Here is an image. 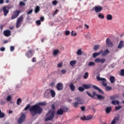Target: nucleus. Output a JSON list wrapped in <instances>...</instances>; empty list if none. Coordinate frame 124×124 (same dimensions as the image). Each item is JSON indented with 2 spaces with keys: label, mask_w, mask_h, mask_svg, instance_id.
Segmentation results:
<instances>
[{
  "label": "nucleus",
  "mask_w": 124,
  "mask_h": 124,
  "mask_svg": "<svg viewBox=\"0 0 124 124\" xmlns=\"http://www.w3.org/2000/svg\"><path fill=\"white\" fill-rule=\"evenodd\" d=\"M46 102H43L31 106L30 108V112L32 117H34V116H35L37 114H41L43 111V109H42L40 106H46Z\"/></svg>",
  "instance_id": "1"
},
{
  "label": "nucleus",
  "mask_w": 124,
  "mask_h": 124,
  "mask_svg": "<svg viewBox=\"0 0 124 124\" xmlns=\"http://www.w3.org/2000/svg\"><path fill=\"white\" fill-rule=\"evenodd\" d=\"M24 22V15H22L17 18L16 23V28L18 29L22 25V23Z\"/></svg>",
  "instance_id": "2"
},
{
  "label": "nucleus",
  "mask_w": 124,
  "mask_h": 124,
  "mask_svg": "<svg viewBox=\"0 0 124 124\" xmlns=\"http://www.w3.org/2000/svg\"><path fill=\"white\" fill-rule=\"evenodd\" d=\"M47 117L45 119V121L46 122L47 121H51L55 117V111H49L46 114Z\"/></svg>",
  "instance_id": "3"
},
{
  "label": "nucleus",
  "mask_w": 124,
  "mask_h": 124,
  "mask_svg": "<svg viewBox=\"0 0 124 124\" xmlns=\"http://www.w3.org/2000/svg\"><path fill=\"white\" fill-rule=\"evenodd\" d=\"M96 79L97 81H102V84L103 87H106L107 86V80H106V78H100L99 76H97Z\"/></svg>",
  "instance_id": "4"
},
{
  "label": "nucleus",
  "mask_w": 124,
  "mask_h": 124,
  "mask_svg": "<svg viewBox=\"0 0 124 124\" xmlns=\"http://www.w3.org/2000/svg\"><path fill=\"white\" fill-rule=\"evenodd\" d=\"M20 13H21V11H14L12 15L11 20H14V19H16V18H17L19 15H20Z\"/></svg>",
  "instance_id": "5"
},
{
  "label": "nucleus",
  "mask_w": 124,
  "mask_h": 124,
  "mask_svg": "<svg viewBox=\"0 0 124 124\" xmlns=\"http://www.w3.org/2000/svg\"><path fill=\"white\" fill-rule=\"evenodd\" d=\"M26 119V114L24 113H22L20 117L18 118L17 120V123L19 124H23L24 121Z\"/></svg>",
  "instance_id": "6"
},
{
  "label": "nucleus",
  "mask_w": 124,
  "mask_h": 124,
  "mask_svg": "<svg viewBox=\"0 0 124 124\" xmlns=\"http://www.w3.org/2000/svg\"><path fill=\"white\" fill-rule=\"evenodd\" d=\"M86 93L89 95V96H90V97H92V98H93V99H95L96 98L95 96H97L98 94H96V93L95 92H93V95L90 93L89 92H87Z\"/></svg>",
  "instance_id": "7"
},
{
  "label": "nucleus",
  "mask_w": 124,
  "mask_h": 124,
  "mask_svg": "<svg viewBox=\"0 0 124 124\" xmlns=\"http://www.w3.org/2000/svg\"><path fill=\"white\" fill-rule=\"evenodd\" d=\"M56 89L58 91H62L63 90V84L62 83H59L57 84Z\"/></svg>",
  "instance_id": "8"
},
{
  "label": "nucleus",
  "mask_w": 124,
  "mask_h": 124,
  "mask_svg": "<svg viewBox=\"0 0 124 124\" xmlns=\"http://www.w3.org/2000/svg\"><path fill=\"white\" fill-rule=\"evenodd\" d=\"M95 62H97V63L101 62V63H104L106 62V59H100V58H96L94 60Z\"/></svg>",
  "instance_id": "9"
},
{
  "label": "nucleus",
  "mask_w": 124,
  "mask_h": 124,
  "mask_svg": "<svg viewBox=\"0 0 124 124\" xmlns=\"http://www.w3.org/2000/svg\"><path fill=\"white\" fill-rule=\"evenodd\" d=\"M3 35L6 37H8L11 35V31L9 30H6V31H3Z\"/></svg>",
  "instance_id": "10"
},
{
  "label": "nucleus",
  "mask_w": 124,
  "mask_h": 124,
  "mask_svg": "<svg viewBox=\"0 0 124 124\" xmlns=\"http://www.w3.org/2000/svg\"><path fill=\"white\" fill-rule=\"evenodd\" d=\"M32 52H34V50H33L32 51L29 50V51H27L26 53V56H27V57H28V58H31V57H32V56H33V53H32Z\"/></svg>",
  "instance_id": "11"
},
{
  "label": "nucleus",
  "mask_w": 124,
  "mask_h": 124,
  "mask_svg": "<svg viewBox=\"0 0 124 124\" xmlns=\"http://www.w3.org/2000/svg\"><path fill=\"white\" fill-rule=\"evenodd\" d=\"M106 45L108 46V47H112L113 46V43L110 41V39L109 38H107L106 41Z\"/></svg>",
  "instance_id": "12"
},
{
  "label": "nucleus",
  "mask_w": 124,
  "mask_h": 124,
  "mask_svg": "<svg viewBox=\"0 0 124 124\" xmlns=\"http://www.w3.org/2000/svg\"><path fill=\"white\" fill-rule=\"evenodd\" d=\"M77 102L79 105L84 104V102L83 100L80 97H77L76 99Z\"/></svg>",
  "instance_id": "13"
},
{
  "label": "nucleus",
  "mask_w": 124,
  "mask_h": 124,
  "mask_svg": "<svg viewBox=\"0 0 124 124\" xmlns=\"http://www.w3.org/2000/svg\"><path fill=\"white\" fill-rule=\"evenodd\" d=\"M2 10L4 12V16H6L8 13H9V11L6 8V6H4L2 8Z\"/></svg>",
  "instance_id": "14"
},
{
  "label": "nucleus",
  "mask_w": 124,
  "mask_h": 124,
  "mask_svg": "<svg viewBox=\"0 0 124 124\" xmlns=\"http://www.w3.org/2000/svg\"><path fill=\"white\" fill-rule=\"evenodd\" d=\"M63 113L64 111H63V109L62 108H60L59 109H58L57 112H56V113L59 115V116H61L62 115H63Z\"/></svg>",
  "instance_id": "15"
},
{
  "label": "nucleus",
  "mask_w": 124,
  "mask_h": 124,
  "mask_svg": "<svg viewBox=\"0 0 124 124\" xmlns=\"http://www.w3.org/2000/svg\"><path fill=\"white\" fill-rule=\"evenodd\" d=\"M95 12L96 13H98L102 10V7H98V6H95L94 7Z\"/></svg>",
  "instance_id": "16"
},
{
  "label": "nucleus",
  "mask_w": 124,
  "mask_h": 124,
  "mask_svg": "<svg viewBox=\"0 0 124 124\" xmlns=\"http://www.w3.org/2000/svg\"><path fill=\"white\" fill-rule=\"evenodd\" d=\"M109 51L108 49H106L105 51L102 50V52L101 53L102 57H105V56L107 55V54H109Z\"/></svg>",
  "instance_id": "17"
},
{
  "label": "nucleus",
  "mask_w": 124,
  "mask_h": 124,
  "mask_svg": "<svg viewBox=\"0 0 124 124\" xmlns=\"http://www.w3.org/2000/svg\"><path fill=\"white\" fill-rule=\"evenodd\" d=\"M119 120H120V118H119V117H114L110 124H115L116 123H117Z\"/></svg>",
  "instance_id": "18"
},
{
  "label": "nucleus",
  "mask_w": 124,
  "mask_h": 124,
  "mask_svg": "<svg viewBox=\"0 0 124 124\" xmlns=\"http://www.w3.org/2000/svg\"><path fill=\"white\" fill-rule=\"evenodd\" d=\"M92 86H93V85L83 84L82 85V87L83 88H84V89H85L86 90H88V89H91L92 88Z\"/></svg>",
  "instance_id": "19"
},
{
  "label": "nucleus",
  "mask_w": 124,
  "mask_h": 124,
  "mask_svg": "<svg viewBox=\"0 0 124 124\" xmlns=\"http://www.w3.org/2000/svg\"><path fill=\"white\" fill-rule=\"evenodd\" d=\"M49 93L51 95V97H55L56 96V92H55L54 90H50Z\"/></svg>",
  "instance_id": "20"
},
{
  "label": "nucleus",
  "mask_w": 124,
  "mask_h": 124,
  "mask_svg": "<svg viewBox=\"0 0 124 124\" xmlns=\"http://www.w3.org/2000/svg\"><path fill=\"white\" fill-rule=\"evenodd\" d=\"M70 88L72 92H74L75 91V86H74V84L73 83H71L70 84Z\"/></svg>",
  "instance_id": "21"
},
{
  "label": "nucleus",
  "mask_w": 124,
  "mask_h": 124,
  "mask_svg": "<svg viewBox=\"0 0 124 124\" xmlns=\"http://www.w3.org/2000/svg\"><path fill=\"white\" fill-rule=\"evenodd\" d=\"M112 111V108L111 107H108L106 108V113L107 114H109Z\"/></svg>",
  "instance_id": "22"
},
{
  "label": "nucleus",
  "mask_w": 124,
  "mask_h": 124,
  "mask_svg": "<svg viewBox=\"0 0 124 124\" xmlns=\"http://www.w3.org/2000/svg\"><path fill=\"white\" fill-rule=\"evenodd\" d=\"M106 18H107V19L108 20V21H111L113 20V16H112L111 15H110V14L107 15Z\"/></svg>",
  "instance_id": "23"
},
{
  "label": "nucleus",
  "mask_w": 124,
  "mask_h": 124,
  "mask_svg": "<svg viewBox=\"0 0 124 124\" xmlns=\"http://www.w3.org/2000/svg\"><path fill=\"white\" fill-rule=\"evenodd\" d=\"M112 104L113 105H120V102L118 100H113L111 101Z\"/></svg>",
  "instance_id": "24"
},
{
  "label": "nucleus",
  "mask_w": 124,
  "mask_h": 124,
  "mask_svg": "<svg viewBox=\"0 0 124 124\" xmlns=\"http://www.w3.org/2000/svg\"><path fill=\"white\" fill-rule=\"evenodd\" d=\"M101 53H102V50H101L99 52L93 53V58H96V57L97 56H99V55H100Z\"/></svg>",
  "instance_id": "25"
},
{
  "label": "nucleus",
  "mask_w": 124,
  "mask_h": 124,
  "mask_svg": "<svg viewBox=\"0 0 124 124\" xmlns=\"http://www.w3.org/2000/svg\"><path fill=\"white\" fill-rule=\"evenodd\" d=\"M124 46V41H121L118 45V48L122 49V47Z\"/></svg>",
  "instance_id": "26"
},
{
  "label": "nucleus",
  "mask_w": 124,
  "mask_h": 124,
  "mask_svg": "<svg viewBox=\"0 0 124 124\" xmlns=\"http://www.w3.org/2000/svg\"><path fill=\"white\" fill-rule=\"evenodd\" d=\"M91 119H93V116L88 115L87 117L85 116L83 120H85V121H89V120H91Z\"/></svg>",
  "instance_id": "27"
},
{
  "label": "nucleus",
  "mask_w": 124,
  "mask_h": 124,
  "mask_svg": "<svg viewBox=\"0 0 124 124\" xmlns=\"http://www.w3.org/2000/svg\"><path fill=\"white\" fill-rule=\"evenodd\" d=\"M60 53V49H55L53 51V56H57Z\"/></svg>",
  "instance_id": "28"
},
{
  "label": "nucleus",
  "mask_w": 124,
  "mask_h": 124,
  "mask_svg": "<svg viewBox=\"0 0 124 124\" xmlns=\"http://www.w3.org/2000/svg\"><path fill=\"white\" fill-rule=\"evenodd\" d=\"M40 11V7L39 6H37L35 8V13H38Z\"/></svg>",
  "instance_id": "29"
},
{
  "label": "nucleus",
  "mask_w": 124,
  "mask_h": 124,
  "mask_svg": "<svg viewBox=\"0 0 124 124\" xmlns=\"http://www.w3.org/2000/svg\"><path fill=\"white\" fill-rule=\"evenodd\" d=\"M76 62H77L75 60L71 61V62H70V64L72 66H74V65H75V64H76Z\"/></svg>",
  "instance_id": "30"
},
{
  "label": "nucleus",
  "mask_w": 124,
  "mask_h": 124,
  "mask_svg": "<svg viewBox=\"0 0 124 124\" xmlns=\"http://www.w3.org/2000/svg\"><path fill=\"white\" fill-rule=\"evenodd\" d=\"M109 80L111 83H115V77L111 76L110 77Z\"/></svg>",
  "instance_id": "31"
},
{
  "label": "nucleus",
  "mask_w": 124,
  "mask_h": 124,
  "mask_svg": "<svg viewBox=\"0 0 124 124\" xmlns=\"http://www.w3.org/2000/svg\"><path fill=\"white\" fill-rule=\"evenodd\" d=\"M100 46L97 45H95L94 46L93 50H94V51H97V50H98L99 48H100Z\"/></svg>",
  "instance_id": "32"
},
{
  "label": "nucleus",
  "mask_w": 124,
  "mask_h": 124,
  "mask_svg": "<svg viewBox=\"0 0 124 124\" xmlns=\"http://www.w3.org/2000/svg\"><path fill=\"white\" fill-rule=\"evenodd\" d=\"M31 105L30 104H29L24 108V111H27V110H29V111H30V109H31Z\"/></svg>",
  "instance_id": "33"
},
{
  "label": "nucleus",
  "mask_w": 124,
  "mask_h": 124,
  "mask_svg": "<svg viewBox=\"0 0 124 124\" xmlns=\"http://www.w3.org/2000/svg\"><path fill=\"white\" fill-rule=\"evenodd\" d=\"M22 102V99L18 98L16 101L17 105H20V104Z\"/></svg>",
  "instance_id": "34"
},
{
  "label": "nucleus",
  "mask_w": 124,
  "mask_h": 124,
  "mask_svg": "<svg viewBox=\"0 0 124 124\" xmlns=\"http://www.w3.org/2000/svg\"><path fill=\"white\" fill-rule=\"evenodd\" d=\"M97 97L98 99H104L105 98L104 96L99 94L97 95Z\"/></svg>",
  "instance_id": "35"
},
{
  "label": "nucleus",
  "mask_w": 124,
  "mask_h": 124,
  "mask_svg": "<svg viewBox=\"0 0 124 124\" xmlns=\"http://www.w3.org/2000/svg\"><path fill=\"white\" fill-rule=\"evenodd\" d=\"M83 53H82V50L81 49H78L77 52V54L78 56H80L81 55H82Z\"/></svg>",
  "instance_id": "36"
},
{
  "label": "nucleus",
  "mask_w": 124,
  "mask_h": 124,
  "mask_svg": "<svg viewBox=\"0 0 124 124\" xmlns=\"http://www.w3.org/2000/svg\"><path fill=\"white\" fill-rule=\"evenodd\" d=\"M88 65L89 66H94V65H95V63H94V62H91L88 63Z\"/></svg>",
  "instance_id": "37"
},
{
  "label": "nucleus",
  "mask_w": 124,
  "mask_h": 124,
  "mask_svg": "<svg viewBox=\"0 0 124 124\" xmlns=\"http://www.w3.org/2000/svg\"><path fill=\"white\" fill-rule=\"evenodd\" d=\"M73 107L75 108H77V107H78V106L79 105L78 103H77V102L73 103Z\"/></svg>",
  "instance_id": "38"
},
{
  "label": "nucleus",
  "mask_w": 124,
  "mask_h": 124,
  "mask_svg": "<svg viewBox=\"0 0 124 124\" xmlns=\"http://www.w3.org/2000/svg\"><path fill=\"white\" fill-rule=\"evenodd\" d=\"M12 100V97L11 96V95H9L7 97V99L6 100L7 101H11V100Z\"/></svg>",
  "instance_id": "39"
},
{
  "label": "nucleus",
  "mask_w": 124,
  "mask_h": 124,
  "mask_svg": "<svg viewBox=\"0 0 124 124\" xmlns=\"http://www.w3.org/2000/svg\"><path fill=\"white\" fill-rule=\"evenodd\" d=\"M19 6H26V3L23 1H20L19 2Z\"/></svg>",
  "instance_id": "40"
},
{
  "label": "nucleus",
  "mask_w": 124,
  "mask_h": 124,
  "mask_svg": "<svg viewBox=\"0 0 124 124\" xmlns=\"http://www.w3.org/2000/svg\"><path fill=\"white\" fill-rule=\"evenodd\" d=\"M111 90H112V87L110 86H106V90L107 92L111 91Z\"/></svg>",
  "instance_id": "41"
},
{
  "label": "nucleus",
  "mask_w": 124,
  "mask_h": 124,
  "mask_svg": "<svg viewBox=\"0 0 124 124\" xmlns=\"http://www.w3.org/2000/svg\"><path fill=\"white\" fill-rule=\"evenodd\" d=\"M117 98H118V96H117V95L111 96L110 97L111 100H113L114 99H117Z\"/></svg>",
  "instance_id": "42"
},
{
  "label": "nucleus",
  "mask_w": 124,
  "mask_h": 124,
  "mask_svg": "<svg viewBox=\"0 0 124 124\" xmlns=\"http://www.w3.org/2000/svg\"><path fill=\"white\" fill-rule=\"evenodd\" d=\"M78 90L79 92H84L85 91V88L82 87H79L78 88Z\"/></svg>",
  "instance_id": "43"
},
{
  "label": "nucleus",
  "mask_w": 124,
  "mask_h": 124,
  "mask_svg": "<svg viewBox=\"0 0 124 124\" xmlns=\"http://www.w3.org/2000/svg\"><path fill=\"white\" fill-rule=\"evenodd\" d=\"M88 77H89V73L86 72L85 74V75L83 76V78H84V79H87L88 78Z\"/></svg>",
  "instance_id": "44"
},
{
  "label": "nucleus",
  "mask_w": 124,
  "mask_h": 124,
  "mask_svg": "<svg viewBox=\"0 0 124 124\" xmlns=\"http://www.w3.org/2000/svg\"><path fill=\"white\" fill-rule=\"evenodd\" d=\"M121 108H122V106H118L115 107L116 111H118V110H120Z\"/></svg>",
  "instance_id": "45"
},
{
  "label": "nucleus",
  "mask_w": 124,
  "mask_h": 124,
  "mask_svg": "<svg viewBox=\"0 0 124 124\" xmlns=\"http://www.w3.org/2000/svg\"><path fill=\"white\" fill-rule=\"evenodd\" d=\"M4 117H5V114H4V113L1 112L0 113V119H1V118H4Z\"/></svg>",
  "instance_id": "46"
},
{
  "label": "nucleus",
  "mask_w": 124,
  "mask_h": 124,
  "mask_svg": "<svg viewBox=\"0 0 124 124\" xmlns=\"http://www.w3.org/2000/svg\"><path fill=\"white\" fill-rule=\"evenodd\" d=\"M36 24L37 26H40L41 25V21L40 20H37Z\"/></svg>",
  "instance_id": "47"
},
{
  "label": "nucleus",
  "mask_w": 124,
  "mask_h": 124,
  "mask_svg": "<svg viewBox=\"0 0 124 124\" xmlns=\"http://www.w3.org/2000/svg\"><path fill=\"white\" fill-rule=\"evenodd\" d=\"M97 91H98L100 93H102V94H104V92H103V91H102V90L100 89V88H98Z\"/></svg>",
  "instance_id": "48"
},
{
  "label": "nucleus",
  "mask_w": 124,
  "mask_h": 124,
  "mask_svg": "<svg viewBox=\"0 0 124 124\" xmlns=\"http://www.w3.org/2000/svg\"><path fill=\"white\" fill-rule=\"evenodd\" d=\"M65 34L66 36L69 35L70 34V31H65Z\"/></svg>",
  "instance_id": "49"
},
{
  "label": "nucleus",
  "mask_w": 124,
  "mask_h": 124,
  "mask_svg": "<svg viewBox=\"0 0 124 124\" xmlns=\"http://www.w3.org/2000/svg\"><path fill=\"white\" fill-rule=\"evenodd\" d=\"M32 11H33V10L31 9L30 11H28L27 12L28 15H31L32 13Z\"/></svg>",
  "instance_id": "50"
},
{
  "label": "nucleus",
  "mask_w": 124,
  "mask_h": 124,
  "mask_svg": "<svg viewBox=\"0 0 124 124\" xmlns=\"http://www.w3.org/2000/svg\"><path fill=\"white\" fill-rule=\"evenodd\" d=\"M121 76H124V69H122L120 72Z\"/></svg>",
  "instance_id": "51"
},
{
  "label": "nucleus",
  "mask_w": 124,
  "mask_h": 124,
  "mask_svg": "<svg viewBox=\"0 0 124 124\" xmlns=\"http://www.w3.org/2000/svg\"><path fill=\"white\" fill-rule=\"evenodd\" d=\"M98 17L101 18V19H104V16L101 15V14H99L98 15Z\"/></svg>",
  "instance_id": "52"
},
{
  "label": "nucleus",
  "mask_w": 124,
  "mask_h": 124,
  "mask_svg": "<svg viewBox=\"0 0 124 124\" xmlns=\"http://www.w3.org/2000/svg\"><path fill=\"white\" fill-rule=\"evenodd\" d=\"M52 4L53 5H57V4H58V1L55 0L54 1H52Z\"/></svg>",
  "instance_id": "53"
},
{
  "label": "nucleus",
  "mask_w": 124,
  "mask_h": 124,
  "mask_svg": "<svg viewBox=\"0 0 124 124\" xmlns=\"http://www.w3.org/2000/svg\"><path fill=\"white\" fill-rule=\"evenodd\" d=\"M14 50H15V47H14V46H11L10 47L11 52H13V51H14Z\"/></svg>",
  "instance_id": "54"
},
{
  "label": "nucleus",
  "mask_w": 124,
  "mask_h": 124,
  "mask_svg": "<svg viewBox=\"0 0 124 124\" xmlns=\"http://www.w3.org/2000/svg\"><path fill=\"white\" fill-rule=\"evenodd\" d=\"M63 112H67V111H68V110H69V109H68L67 108L65 107V108H63Z\"/></svg>",
  "instance_id": "55"
},
{
  "label": "nucleus",
  "mask_w": 124,
  "mask_h": 124,
  "mask_svg": "<svg viewBox=\"0 0 124 124\" xmlns=\"http://www.w3.org/2000/svg\"><path fill=\"white\" fill-rule=\"evenodd\" d=\"M0 51H1V52H4V51H5V47H2L0 48Z\"/></svg>",
  "instance_id": "56"
},
{
  "label": "nucleus",
  "mask_w": 124,
  "mask_h": 124,
  "mask_svg": "<svg viewBox=\"0 0 124 124\" xmlns=\"http://www.w3.org/2000/svg\"><path fill=\"white\" fill-rule=\"evenodd\" d=\"M61 72L62 74H65V73H66V70L63 69V70H61Z\"/></svg>",
  "instance_id": "57"
},
{
  "label": "nucleus",
  "mask_w": 124,
  "mask_h": 124,
  "mask_svg": "<svg viewBox=\"0 0 124 124\" xmlns=\"http://www.w3.org/2000/svg\"><path fill=\"white\" fill-rule=\"evenodd\" d=\"M93 88L94 89V90H96L97 91L99 89L97 86L95 85H93Z\"/></svg>",
  "instance_id": "58"
},
{
  "label": "nucleus",
  "mask_w": 124,
  "mask_h": 124,
  "mask_svg": "<svg viewBox=\"0 0 124 124\" xmlns=\"http://www.w3.org/2000/svg\"><path fill=\"white\" fill-rule=\"evenodd\" d=\"M58 67H62V63H59L58 64Z\"/></svg>",
  "instance_id": "59"
},
{
  "label": "nucleus",
  "mask_w": 124,
  "mask_h": 124,
  "mask_svg": "<svg viewBox=\"0 0 124 124\" xmlns=\"http://www.w3.org/2000/svg\"><path fill=\"white\" fill-rule=\"evenodd\" d=\"M0 104L1 105H4V104H5V102L3 101H1L0 102Z\"/></svg>",
  "instance_id": "60"
},
{
  "label": "nucleus",
  "mask_w": 124,
  "mask_h": 124,
  "mask_svg": "<svg viewBox=\"0 0 124 124\" xmlns=\"http://www.w3.org/2000/svg\"><path fill=\"white\" fill-rule=\"evenodd\" d=\"M55 82H51L49 85V86L50 87H53V86H55Z\"/></svg>",
  "instance_id": "61"
},
{
  "label": "nucleus",
  "mask_w": 124,
  "mask_h": 124,
  "mask_svg": "<svg viewBox=\"0 0 124 124\" xmlns=\"http://www.w3.org/2000/svg\"><path fill=\"white\" fill-rule=\"evenodd\" d=\"M57 12H58V9H56L54 12V13L52 14V16H55L56 14H57Z\"/></svg>",
  "instance_id": "62"
},
{
  "label": "nucleus",
  "mask_w": 124,
  "mask_h": 124,
  "mask_svg": "<svg viewBox=\"0 0 124 124\" xmlns=\"http://www.w3.org/2000/svg\"><path fill=\"white\" fill-rule=\"evenodd\" d=\"M40 21H41V22H43V21H44V17L41 16L40 17Z\"/></svg>",
  "instance_id": "63"
},
{
  "label": "nucleus",
  "mask_w": 124,
  "mask_h": 124,
  "mask_svg": "<svg viewBox=\"0 0 124 124\" xmlns=\"http://www.w3.org/2000/svg\"><path fill=\"white\" fill-rule=\"evenodd\" d=\"M85 108H86L85 107H81L80 108L82 111H85Z\"/></svg>",
  "instance_id": "64"
}]
</instances>
